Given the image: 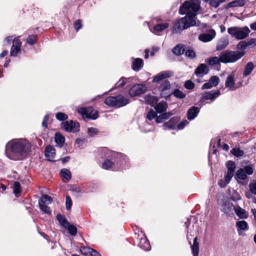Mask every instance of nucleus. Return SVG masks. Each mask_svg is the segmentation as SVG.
I'll return each instance as SVG.
<instances>
[{"instance_id":"a211bd4d","label":"nucleus","mask_w":256,"mask_h":256,"mask_svg":"<svg viewBox=\"0 0 256 256\" xmlns=\"http://www.w3.org/2000/svg\"><path fill=\"white\" fill-rule=\"evenodd\" d=\"M172 75V72L170 71H163L156 75L153 80L154 82H158L163 79L170 77Z\"/></svg>"},{"instance_id":"f8f14e48","label":"nucleus","mask_w":256,"mask_h":256,"mask_svg":"<svg viewBox=\"0 0 256 256\" xmlns=\"http://www.w3.org/2000/svg\"><path fill=\"white\" fill-rule=\"evenodd\" d=\"M220 138L218 137L212 139L210 142V151L213 154H216V148H222V149H224V144L220 145Z\"/></svg>"},{"instance_id":"09e8293b","label":"nucleus","mask_w":256,"mask_h":256,"mask_svg":"<svg viewBox=\"0 0 256 256\" xmlns=\"http://www.w3.org/2000/svg\"><path fill=\"white\" fill-rule=\"evenodd\" d=\"M170 84L168 80H165L162 84L160 88L162 91L164 92L166 90H170Z\"/></svg>"},{"instance_id":"b1692460","label":"nucleus","mask_w":256,"mask_h":256,"mask_svg":"<svg viewBox=\"0 0 256 256\" xmlns=\"http://www.w3.org/2000/svg\"><path fill=\"white\" fill-rule=\"evenodd\" d=\"M143 64V60L140 58H136L133 60L132 67L134 71H138L142 68Z\"/></svg>"},{"instance_id":"a19ab883","label":"nucleus","mask_w":256,"mask_h":256,"mask_svg":"<svg viewBox=\"0 0 256 256\" xmlns=\"http://www.w3.org/2000/svg\"><path fill=\"white\" fill-rule=\"evenodd\" d=\"M174 96L178 98H184L186 97V94L178 89H176L172 92Z\"/></svg>"},{"instance_id":"9b49d317","label":"nucleus","mask_w":256,"mask_h":256,"mask_svg":"<svg viewBox=\"0 0 256 256\" xmlns=\"http://www.w3.org/2000/svg\"><path fill=\"white\" fill-rule=\"evenodd\" d=\"M146 91V87L142 84H136L132 86L129 90L130 96H136L143 94Z\"/></svg>"},{"instance_id":"bf43d9fd","label":"nucleus","mask_w":256,"mask_h":256,"mask_svg":"<svg viewBox=\"0 0 256 256\" xmlns=\"http://www.w3.org/2000/svg\"><path fill=\"white\" fill-rule=\"evenodd\" d=\"M188 122L187 120H184L180 122L178 124H177V128L178 130H182L188 124Z\"/></svg>"},{"instance_id":"423d86ee","label":"nucleus","mask_w":256,"mask_h":256,"mask_svg":"<svg viewBox=\"0 0 256 256\" xmlns=\"http://www.w3.org/2000/svg\"><path fill=\"white\" fill-rule=\"evenodd\" d=\"M78 112L80 114L82 117L92 120H96L98 118V112L92 108H81L78 110Z\"/></svg>"},{"instance_id":"4c0bfd02","label":"nucleus","mask_w":256,"mask_h":256,"mask_svg":"<svg viewBox=\"0 0 256 256\" xmlns=\"http://www.w3.org/2000/svg\"><path fill=\"white\" fill-rule=\"evenodd\" d=\"M248 46L247 42L245 40L240 41L236 46V49L240 52H246L245 50Z\"/></svg>"},{"instance_id":"4d7b16f0","label":"nucleus","mask_w":256,"mask_h":256,"mask_svg":"<svg viewBox=\"0 0 256 256\" xmlns=\"http://www.w3.org/2000/svg\"><path fill=\"white\" fill-rule=\"evenodd\" d=\"M184 86L186 89L192 90L194 88V84L192 81L188 80L186 82Z\"/></svg>"},{"instance_id":"412c9836","label":"nucleus","mask_w":256,"mask_h":256,"mask_svg":"<svg viewBox=\"0 0 256 256\" xmlns=\"http://www.w3.org/2000/svg\"><path fill=\"white\" fill-rule=\"evenodd\" d=\"M179 119L178 117H172L170 120L163 124V127L164 130L166 129H174L176 128V123L178 122Z\"/></svg>"},{"instance_id":"de8ad7c7","label":"nucleus","mask_w":256,"mask_h":256,"mask_svg":"<svg viewBox=\"0 0 256 256\" xmlns=\"http://www.w3.org/2000/svg\"><path fill=\"white\" fill-rule=\"evenodd\" d=\"M56 117L58 120L60 121L65 120L68 118L66 114L60 112H58L56 115Z\"/></svg>"},{"instance_id":"49530a36","label":"nucleus","mask_w":256,"mask_h":256,"mask_svg":"<svg viewBox=\"0 0 256 256\" xmlns=\"http://www.w3.org/2000/svg\"><path fill=\"white\" fill-rule=\"evenodd\" d=\"M37 39L36 35H31L28 36L26 39V42L30 44H35Z\"/></svg>"},{"instance_id":"9d476101","label":"nucleus","mask_w":256,"mask_h":256,"mask_svg":"<svg viewBox=\"0 0 256 256\" xmlns=\"http://www.w3.org/2000/svg\"><path fill=\"white\" fill-rule=\"evenodd\" d=\"M22 42L18 38L13 40V44L12 46L10 54L12 56H16L21 50Z\"/></svg>"},{"instance_id":"f704fd0d","label":"nucleus","mask_w":256,"mask_h":256,"mask_svg":"<svg viewBox=\"0 0 256 256\" xmlns=\"http://www.w3.org/2000/svg\"><path fill=\"white\" fill-rule=\"evenodd\" d=\"M230 154L236 158H240L244 154V152L239 148H234L230 152Z\"/></svg>"},{"instance_id":"393cba45","label":"nucleus","mask_w":256,"mask_h":256,"mask_svg":"<svg viewBox=\"0 0 256 256\" xmlns=\"http://www.w3.org/2000/svg\"><path fill=\"white\" fill-rule=\"evenodd\" d=\"M235 83L234 78L232 76L229 75L225 82V87L228 88L230 90H236L237 87L234 86Z\"/></svg>"},{"instance_id":"603ef678","label":"nucleus","mask_w":256,"mask_h":256,"mask_svg":"<svg viewBox=\"0 0 256 256\" xmlns=\"http://www.w3.org/2000/svg\"><path fill=\"white\" fill-rule=\"evenodd\" d=\"M66 208L67 210H70L72 206V200L69 196H66Z\"/></svg>"},{"instance_id":"13d9d810","label":"nucleus","mask_w":256,"mask_h":256,"mask_svg":"<svg viewBox=\"0 0 256 256\" xmlns=\"http://www.w3.org/2000/svg\"><path fill=\"white\" fill-rule=\"evenodd\" d=\"M249 188L250 192L256 195V182L250 183L249 184Z\"/></svg>"},{"instance_id":"e433bc0d","label":"nucleus","mask_w":256,"mask_h":256,"mask_svg":"<svg viewBox=\"0 0 256 256\" xmlns=\"http://www.w3.org/2000/svg\"><path fill=\"white\" fill-rule=\"evenodd\" d=\"M55 142L60 146H62L64 142L65 138L61 134L56 133L55 134Z\"/></svg>"},{"instance_id":"37998d69","label":"nucleus","mask_w":256,"mask_h":256,"mask_svg":"<svg viewBox=\"0 0 256 256\" xmlns=\"http://www.w3.org/2000/svg\"><path fill=\"white\" fill-rule=\"evenodd\" d=\"M84 250H86V252H88L91 256H101L100 254L94 250L90 248H84Z\"/></svg>"},{"instance_id":"a18cd8bd","label":"nucleus","mask_w":256,"mask_h":256,"mask_svg":"<svg viewBox=\"0 0 256 256\" xmlns=\"http://www.w3.org/2000/svg\"><path fill=\"white\" fill-rule=\"evenodd\" d=\"M21 192L20 190V184L18 182H14V193L16 195L19 194Z\"/></svg>"},{"instance_id":"c85d7f7f","label":"nucleus","mask_w":256,"mask_h":256,"mask_svg":"<svg viewBox=\"0 0 256 256\" xmlns=\"http://www.w3.org/2000/svg\"><path fill=\"white\" fill-rule=\"evenodd\" d=\"M144 101L151 106H154L158 102V98L156 96L147 94L144 96Z\"/></svg>"},{"instance_id":"6ab92c4d","label":"nucleus","mask_w":256,"mask_h":256,"mask_svg":"<svg viewBox=\"0 0 256 256\" xmlns=\"http://www.w3.org/2000/svg\"><path fill=\"white\" fill-rule=\"evenodd\" d=\"M169 26V24L168 22H165L164 24H156L153 28L152 30H151V32L155 34H158L160 32H162L165 29H166Z\"/></svg>"},{"instance_id":"bb28decb","label":"nucleus","mask_w":256,"mask_h":256,"mask_svg":"<svg viewBox=\"0 0 256 256\" xmlns=\"http://www.w3.org/2000/svg\"><path fill=\"white\" fill-rule=\"evenodd\" d=\"M234 210L236 214L242 219L246 218L248 217V214L246 212L241 208L240 206H238L237 208L234 207Z\"/></svg>"},{"instance_id":"20e7f679","label":"nucleus","mask_w":256,"mask_h":256,"mask_svg":"<svg viewBox=\"0 0 256 256\" xmlns=\"http://www.w3.org/2000/svg\"><path fill=\"white\" fill-rule=\"evenodd\" d=\"M129 102V100L122 95L110 96L104 100V103L108 106L120 108L126 106Z\"/></svg>"},{"instance_id":"cd10ccee","label":"nucleus","mask_w":256,"mask_h":256,"mask_svg":"<svg viewBox=\"0 0 256 256\" xmlns=\"http://www.w3.org/2000/svg\"><path fill=\"white\" fill-rule=\"evenodd\" d=\"M254 68V64L251 62H248L244 66V69L243 72V76H247L250 75Z\"/></svg>"},{"instance_id":"58836bf2","label":"nucleus","mask_w":256,"mask_h":256,"mask_svg":"<svg viewBox=\"0 0 256 256\" xmlns=\"http://www.w3.org/2000/svg\"><path fill=\"white\" fill-rule=\"evenodd\" d=\"M56 218L60 224L64 228L68 226L69 223L66 218L60 214H58Z\"/></svg>"},{"instance_id":"f03ea898","label":"nucleus","mask_w":256,"mask_h":256,"mask_svg":"<svg viewBox=\"0 0 256 256\" xmlns=\"http://www.w3.org/2000/svg\"><path fill=\"white\" fill-rule=\"evenodd\" d=\"M31 149V144L24 139L14 140L7 143L6 148V156L12 160H20L26 158Z\"/></svg>"},{"instance_id":"774afa93","label":"nucleus","mask_w":256,"mask_h":256,"mask_svg":"<svg viewBox=\"0 0 256 256\" xmlns=\"http://www.w3.org/2000/svg\"><path fill=\"white\" fill-rule=\"evenodd\" d=\"M251 212L254 216V220H256V209L252 208V209Z\"/></svg>"},{"instance_id":"79ce46f5","label":"nucleus","mask_w":256,"mask_h":256,"mask_svg":"<svg viewBox=\"0 0 256 256\" xmlns=\"http://www.w3.org/2000/svg\"><path fill=\"white\" fill-rule=\"evenodd\" d=\"M218 204L222 208L224 206V194L222 193H219L217 196Z\"/></svg>"},{"instance_id":"72a5a7b5","label":"nucleus","mask_w":256,"mask_h":256,"mask_svg":"<svg viewBox=\"0 0 256 256\" xmlns=\"http://www.w3.org/2000/svg\"><path fill=\"white\" fill-rule=\"evenodd\" d=\"M235 178L236 180L238 179L240 180H245L247 178V176L245 174L243 168H240L237 170L235 176Z\"/></svg>"},{"instance_id":"dca6fc26","label":"nucleus","mask_w":256,"mask_h":256,"mask_svg":"<svg viewBox=\"0 0 256 256\" xmlns=\"http://www.w3.org/2000/svg\"><path fill=\"white\" fill-rule=\"evenodd\" d=\"M56 155L55 148L52 146H48L45 149V156L49 161H54Z\"/></svg>"},{"instance_id":"6e6552de","label":"nucleus","mask_w":256,"mask_h":256,"mask_svg":"<svg viewBox=\"0 0 256 256\" xmlns=\"http://www.w3.org/2000/svg\"><path fill=\"white\" fill-rule=\"evenodd\" d=\"M52 202V198L50 196L46 194L42 195L38 202L40 208L45 213L50 212V208L46 205L50 204Z\"/></svg>"},{"instance_id":"6e6d98bb","label":"nucleus","mask_w":256,"mask_h":256,"mask_svg":"<svg viewBox=\"0 0 256 256\" xmlns=\"http://www.w3.org/2000/svg\"><path fill=\"white\" fill-rule=\"evenodd\" d=\"M246 174L251 175L253 174V169L250 166H246L244 169Z\"/></svg>"},{"instance_id":"680f3d73","label":"nucleus","mask_w":256,"mask_h":256,"mask_svg":"<svg viewBox=\"0 0 256 256\" xmlns=\"http://www.w3.org/2000/svg\"><path fill=\"white\" fill-rule=\"evenodd\" d=\"M248 46L254 47L256 46V38H251L247 42Z\"/></svg>"},{"instance_id":"7ed1b4c3","label":"nucleus","mask_w":256,"mask_h":256,"mask_svg":"<svg viewBox=\"0 0 256 256\" xmlns=\"http://www.w3.org/2000/svg\"><path fill=\"white\" fill-rule=\"evenodd\" d=\"M228 32L232 38L240 40L247 38L250 30L246 26L242 28L235 26L228 28Z\"/></svg>"},{"instance_id":"a878e982","label":"nucleus","mask_w":256,"mask_h":256,"mask_svg":"<svg viewBox=\"0 0 256 256\" xmlns=\"http://www.w3.org/2000/svg\"><path fill=\"white\" fill-rule=\"evenodd\" d=\"M236 226L240 235L241 230H247L248 229V223L244 220L238 221L236 222Z\"/></svg>"},{"instance_id":"aec40b11","label":"nucleus","mask_w":256,"mask_h":256,"mask_svg":"<svg viewBox=\"0 0 256 256\" xmlns=\"http://www.w3.org/2000/svg\"><path fill=\"white\" fill-rule=\"evenodd\" d=\"M208 69L205 64H200L195 70L194 73L198 76L202 77L208 73Z\"/></svg>"},{"instance_id":"5701e85b","label":"nucleus","mask_w":256,"mask_h":256,"mask_svg":"<svg viewBox=\"0 0 256 256\" xmlns=\"http://www.w3.org/2000/svg\"><path fill=\"white\" fill-rule=\"evenodd\" d=\"M60 174L62 180L64 182H69L72 178L71 172L67 168L62 169L60 170Z\"/></svg>"},{"instance_id":"4468645a","label":"nucleus","mask_w":256,"mask_h":256,"mask_svg":"<svg viewBox=\"0 0 256 256\" xmlns=\"http://www.w3.org/2000/svg\"><path fill=\"white\" fill-rule=\"evenodd\" d=\"M220 94L218 90H213L210 92H206L202 94V100H210L213 101L216 98L219 96Z\"/></svg>"},{"instance_id":"c9c22d12","label":"nucleus","mask_w":256,"mask_h":256,"mask_svg":"<svg viewBox=\"0 0 256 256\" xmlns=\"http://www.w3.org/2000/svg\"><path fill=\"white\" fill-rule=\"evenodd\" d=\"M184 52V48L182 45H177L172 49L173 53L176 56H180L183 54Z\"/></svg>"},{"instance_id":"1a4fd4ad","label":"nucleus","mask_w":256,"mask_h":256,"mask_svg":"<svg viewBox=\"0 0 256 256\" xmlns=\"http://www.w3.org/2000/svg\"><path fill=\"white\" fill-rule=\"evenodd\" d=\"M226 166L228 168L226 175L225 176L226 183H228L234 174L236 168V163L232 160H228L226 162Z\"/></svg>"},{"instance_id":"864d4df0","label":"nucleus","mask_w":256,"mask_h":256,"mask_svg":"<svg viewBox=\"0 0 256 256\" xmlns=\"http://www.w3.org/2000/svg\"><path fill=\"white\" fill-rule=\"evenodd\" d=\"M113 164V162L110 160H106L102 164V168L104 169H108Z\"/></svg>"},{"instance_id":"e2e57ef3","label":"nucleus","mask_w":256,"mask_h":256,"mask_svg":"<svg viewBox=\"0 0 256 256\" xmlns=\"http://www.w3.org/2000/svg\"><path fill=\"white\" fill-rule=\"evenodd\" d=\"M212 87H213V86H212L211 83H210V82L208 81V82L205 83L202 85V90L210 89V88H212Z\"/></svg>"},{"instance_id":"c756f323","label":"nucleus","mask_w":256,"mask_h":256,"mask_svg":"<svg viewBox=\"0 0 256 256\" xmlns=\"http://www.w3.org/2000/svg\"><path fill=\"white\" fill-rule=\"evenodd\" d=\"M139 246L145 250H148L150 248V242L146 237L142 238L140 239Z\"/></svg>"},{"instance_id":"69168bd1","label":"nucleus","mask_w":256,"mask_h":256,"mask_svg":"<svg viewBox=\"0 0 256 256\" xmlns=\"http://www.w3.org/2000/svg\"><path fill=\"white\" fill-rule=\"evenodd\" d=\"M210 4L212 6L216 8V7L218 6L220 4V2H217L216 0H212L210 1Z\"/></svg>"},{"instance_id":"7c9ffc66","label":"nucleus","mask_w":256,"mask_h":256,"mask_svg":"<svg viewBox=\"0 0 256 256\" xmlns=\"http://www.w3.org/2000/svg\"><path fill=\"white\" fill-rule=\"evenodd\" d=\"M191 248L193 256H198L199 244L196 237L194 239L193 244L191 246Z\"/></svg>"},{"instance_id":"4be33fe9","label":"nucleus","mask_w":256,"mask_h":256,"mask_svg":"<svg viewBox=\"0 0 256 256\" xmlns=\"http://www.w3.org/2000/svg\"><path fill=\"white\" fill-rule=\"evenodd\" d=\"M245 4L246 1L244 0H234L225 5V9L237 6H242L245 5Z\"/></svg>"},{"instance_id":"2eb2a0df","label":"nucleus","mask_w":256,"mask_h":256,"mask_svg":"<svg viewBox=\"0 0 256 256\" xmlns=\"http://www.w3.org/2000/svg\"><path fill=\"white\" fill-rule=\"evenodd\" d=\"M215 31L210 30L208 33L200 34L198 36V39L203 42H208L210 41L215 36Z\"/></svg>"},{"instance_id":"052dcab7","label":"nucleus","mask_w":256,"mask_h":256,"mask_svg":"<svg viewBox=\"0 0 256 256\" xmlns=\"http://www.w3.org/2000/svg\"><path fill=\"white\" fill-rule=\"evenodd\" d=\"M88 132L90 136H92L94 135L97 134L98 132L96 128H90L88 129Z\"/></svg>"},{"instance_id":"39448f33","label":"nucleus","mask_w":256,"mask_h":256,"mask_svg":"<svg viewBox=\"0 0 256 256\" xmlns=\"http://www.w3.org/2000/svg\"><path fill=\"white\" fill-rule=\"evenodd\" d=\"M246 52L225 50V64L234 62L245 55Z\"/></svg>"},{"instance_id":"c03bdc74","label":"nucleus","mask_w":256,"mask_h":256,"mask_svg":"<svg viewBox=\"0 0 256 256\" xmlns=\"http://www.w3.org/2000/svg\"><path fill=\"white\" fill-rule=\"evenodd\" d=\"M156 112H155L153 110H149V112L147 114V116H146L147 118L150 120H152L155 118H156V115H157Z\"/></svg>"},{"instance_id":"f3484780","label":"nucleus","mask_w":256,"mask_h":256,"mask_svg":"<svg viewBox=\"0 0 256 256\" xmlns=\"http://www.w3.org/2000/svg\"><path fill=\"white\" fill-rule=\"evenodd\" d=\"M200 112V108L198 107L192 106L190 108L187 112L188 119L191 120H194Z\"/></svg>"},{"instance_id":"f257e3e1","label":"nucleus","mask_w":256,"mask_h":256,"mask_svg":"<svg viewBox=\"0 0 256 256\" xmlns=\"http://www.w3.org/2000/svg\"><path fill=\"white\" fill-rule=\"evenodd\" d=\"M200 0H191L186 2L179 10L181 14L186 16L179 18L174 24L172 32L173 34L180 33L182 30L192 26H198L200 21L196 17V12L199 10Z\"/></svg>"},{"instance_id":"0e129e2a","label":"nucleus","mask_w":256,"mask_h":256,"mask_svg":"<svg viewBox=\"0 0 256 256\" xmlns=\"http://www.w3.org/2000/svg\"><path fill=\"white\" fill-rule=\"evenodd\" d=\"M125 78H122L120 80L119 82L116 84V88L122 87L124 84Z\"/></svg>"},{"instance_id":"2f4dec72","label":"nucleus","mask_w":256,"mask_h":256,"mask_svg":"<svg viewBox=\"0 0 256 256\" xmlns=\"http://www.w3.org/2000/svg\"><path fill=\"white\" fill-rule=\"evenodd\" d=\"M156 112L158 113H162L166 110L167 104L165 102H160L154 107Z\"/></svg>"},{"instance_id":"ea45409f","label":"nucleus","mask_w":256,"mask_h":256,"mask_svg":"<svg viewBox=\"0 0 256 256\" xmlns=\"http://www.w3.org/2000/svg\"><path fill=\"white\" fill-rule=\"evenodd\" d=\"M65 228L68 230L69 233L72 236H75L77 233L76 228L73 225H70V223L68 224Z\"/></svg>"},{"instance_id":"473e14b6","label":"nucleus","mask_w":256,"mask_h":256,"mask_svg":"<svg viewBox=\"0 0 256 256\" xmlns=\"http://www.w3.org/2000/svg\"><path fill=\"white\" fill-rule=\"evenodd\" d=\"M172 115V114L170 112L163 113L156 118V121L157 123L162 122L164 120H168Z\"/></svg>"},{"instance_id":"ddd939ff","label":"nucleus","mask_w":256,"mask_h":256,"mask_svg":"<svg viewBox=\"0 0 256 256\" xmlns=\"http://www.w3.org/2000/svg\"><path fill=\"white\" fill-rule=\"evenodd\" d=\"M205 62L210 66H218L220 62H224V54H221L220 58L214 56L206 59Z\"/></svg>"},{"instance_id":"5fc2aeb1","label":"nucleus","mask_w":256,"mask_h":256,"mask_svg":"<svg viewBox=\"0 0 256 256\" xmlns=\"http://www.w3.org/2000/svg\"><path fill=\"white\" fill-rule=\"evenodd\" d=\"M82 27V20H78L74 23V28L76 32H78Z\"/></svg>"},{"instance_id":"338daca9","label":"nucleus","mask_w":256,"mask_h":256,"mask_svg":"<svg viewBox=\"0 0 256 256\" xmlns=\"http://www.w3.org/2000/svg\"><path fill=\"white\" fill-rule=\"evenodd\" d=\"M250 28L252 30H256V22L250 24Z\"/></svg>"},{"instance_id":"0eeeda50","label":"nucleus","mask_w":256,"mask_h":256,"mask_svg":"<svg viewBox=\"0 0 256 256\" xmlns=\"http://www.w3.org/2000/svg\"><path fill=\"white\" fill-rule=\"evenodd\" d=\"M62 128L67 132H76L79 131L80 124L76 122L70 120L62 122Z\"/></svg>"},{"instance_id":"8fccbe9b","label":"nucleus","mask_w":256,"mask_h":256,"mask_svg":"<svg viewBox=\"0 0 256 256\" xmlns=\"http://www.w3.org/2000/svg\"><path fill=\"white\" fill-rule=\"evenodd\" d=\"M186 56L190 58H193L196 56L195 52L191 49L187 50L185 52Z\"/></svg>"},{"instance_id":"3c124183","label":"nucleus","mask_w":256,"mask_h":256,"mask_svg":"<svg viewBox=\"0 0 256 256\" xmlns=\"http://www.w3.org/2000/svg\"><path fill=\"white\" fill-rule=\"evenodd\" d=\"M210 83L213 86H217L219 82V78L216 76H212L208 80Z\"/></svg>"}]
</instances>
